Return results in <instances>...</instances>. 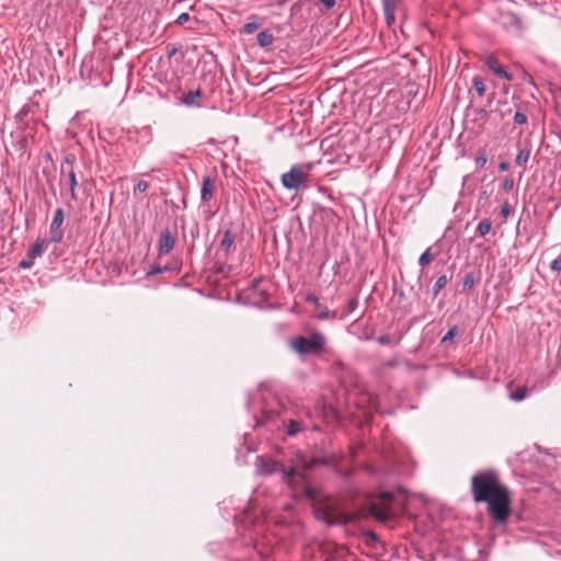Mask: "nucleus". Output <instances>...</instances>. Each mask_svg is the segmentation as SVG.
<instances>
[{
	"label": "nucleus",
	"instance_id": "nucleus-1",
	"mask_svg": "<svg viewBox=\"0 0 561 561\" xmlns=\"http://www.w3.org/2000/svg\"><path fill=\"white\" fill-rule=\"evenodd\" d=\"M471 489L476 502H485L490 516L505 525L510 516L511 499L507 489L502 485L493 472H483L472 477Z\"/></svg>",
	"mask_w": 561,
	"mask_h": 561
},
{
	"label": "nucleus",
	"instance_id": "nucleus-2",
	"mask_svg": "<svg viewBox=\"0 0 561 561\" xmlns=\"http://www.w3.org/2000/svg\"><path fill=\"white\" fill-rule=\"evenodd\" d=\"M327 342L325 336L320 332L312 333L309 337L298 336L290 342L291 348L300 354H316L322 351Z\"/></svg>",
	"mask_w": 561,
	"mask_h": 561
},
{
	"label": "nucleus",
	"instance_id": "nucleus-3",
	"mask_svg": "<svg viewBox=\"0 0 561 561\" xmlns=\"http://www.w3.org/2000/svg\"><path fill=\"white\" fill-rule=\"evenodd\" d=\"M311 168V164H294L282 175V185L287 190H298L308 179Z\"/></svg>",
	"mask_w": 561,
	"mask_h": 561
},
{
	"label": "nucleus",
	"instance_id": "nucleus-4",
	"mask_svg": "<svg viewBox=\"0 0 561 561\" xmlns=\"http://www.w3.org/2000/svg\"><path fill=\"white\" fill-rule=\"evenodd\" d=\"M320 463H324V461L319 458H312L308 461H305L301 469L298 467L290 468L289 470L282 469L283 480L290 486L294 485L296 480H299V483L304 484L306 482L305 471Z\"/></svg>",
	"mask_w": 561,
	"mask_h": 561
},
{
	"label": "nucleus",
	"instance_id": "nucleus-5",
	"mask_svg": "<svg viewBox=\"0 0 561 561\" xmlns=\"http://www.w3.org/2000/svg\"><path fill=\"white\" fill-rule=\"evenodd\" d=\"M392 494L390 492H383L379 497V503H373L370 505V514L378 520L386 522L390 518L389 506L392 502Z\"/></svg>",
	"mask_w": 561,
	"mask_h": 561
},
{
	"label": "nucleus",
	"instance_id": "nucleus-6",
	"mask_svg": "<svg viewBox=\"0 0 561 561\" xmlns=\"http://www.w3.org/2000/svg\"><path fill=\"white\" fill-rule=\"evenodd\" d=\"M323 519L329 525H345L352 520V517L333 506H328L323 510Z\"/></svg>",
	"mask_w": 561,
	"mask_h": 561
},
{
	"label": "nucleus",
	"instance_id": "nucleus-7",
	"mask_svg": "<svg viewBox=\"0 0 561 561\" xmlns=\"http://www.w3.org/2000/svg\"><path fill=\"white\" fill-rule=\"evenodd\" d=\"M484 65L497 77L505 80H511L512 76L501 66L499 60L493 55H488L483 58Z\"/></svg>",
	"mask_w": 561,
	"mask_h": 561
},
{
	"label": "nucleus",
	"instance_id": "nucleus-8",
	"mask_svg": "<svg viewBox=\"0 0 561 561\" xmlns=\"http://www.w3.org/2000/svg\"><path fill=\"white\" fill-rule=\"evenodd\" d=\"M175 238L169 229H164L159 239V255H167L174 247Z\"/></svg>",
	"mask_w": 561,
	"mask_h": 561
},
{
	"label": "nucleus",
	"instance_id": "nucleus-9",
	"mask_svg": "<svg viewBox=\"0 0 561 561\" xmlns=\"http://www.w3.org/2000/svg\"><path fill=\"white\" fill-rule=\"evenodd\" d=\"M257 471L260 474H271L278 470L277 463L266 457L260 456L256 460Z\"/></svg>",
	"mask_w": 561,
	"mask_h": 561
},
{
	"label": "nucleus",
	"instance_id": "nucleus-10",
	"mask_svg": "<svg viewBox=\"0 0 561 561\" xmlns=\"http://www.w3.org/2000/svg\"><path fill=\"white\" fill-rule=\"evenodd\" d=\"M215 192V183L209 176H205L203 179L202 188H201V199L202 202H208L213 198Z\"/></svg>",
	"mask_w": 561,
	"mask_h": 561
},
{
	"label": "nucleus",
	"instance_id": "nucleus-11",
	"mask_svg": "<svg viewBox=\"0 0 561 561\" xmlns=\"http://www.w3.org/2000/svg\"><path fill=\"white\" fill-rule=\"evenodd\" d=\"M202 96L203 93L199 89L192 90L182 98V103L186 106H198V101Z\"/></svg>",
	"mask_w": 561,
	"mask_h": 561
},
{
	"label": "nucleus",
	"instance_id": "nucleus-12",
	"mask_svg": "<svg viewBox=\"0 0 561 561\" xmlns=\"http://www.w3.org/2000/svg\"><path fill=\"white\" fill-rule=\"evenodd\" d=\"M256 39L262 48H267L273 44L274 36L270 31H263L257 34Z\"/></svg>",
	"mask_w": 561,
	"mask_h": 561
},
{
	"label": "nucleus",
	"instance_id": "nucleus-13",
	"mask_svg": "<svg viewBox=\"0 0 561 561\" xmlns=\"http://www.w3.org/2000/svg\"><path fill=\"white\" fill-rule=\"evenodd\" d=\"M65 176L68 179V182H69V188H70V193H71V198L73 201L77 199V186H78V180H77V174L75 172V170H68V172H66Z\"/></svg>",
	"mask_w": 561,
	"mask_h": 561
},
{
	"label": "nucleus",
	"instance_id": "nucleus-14",
	"mask_svg": "<svg viewBox=\"0 0 561 561\" xmlns=\"http://www.w3.org/2000/svg\"><path fill=\"white\" fill-rule=\"evenodd\" d=\"M234 242V234L231 230H226L222 237V240L220 241V249L228 253L230 249L232 248V244Z\"/></svg>",
	"mask_w": 561,
	"mask_h": 561
},
{
	"label": "nucleus",
	"instance_id": "nucleus-15",
	"mask_svg": "<svg viewBox=\"0 0 561 561\" xmlns=\"http://www.w3.org/2000/svg\"><path fill=\"white\" fill-rule=\"evenodd\" d=\"M44 247H45V241L42 239H37L34 242V244L32 245V248L30 249L27 256L31 260H34V259L41 256L44 251Z\"/></svg>",
	"mask_w": 561,
	"mask_h": 561
},
{
	"label": "nucleus",
	"instance_id": "nucleus-16",
	"mask_svg": "<svg viewBox=\"0 0 561 561\" xmlns=\"http://www.w3.org/2000/svg\"><path fill=\"white\" fill-rule=\"evenodd\" d=\"M65 215L61 208H57L54 213V218L50 224V230L61 229V225L64 224Z\"/></svg>",
	"mask_w": 561,
	"mask_h": 561
},
{
	"label": "nucleus",
	"instance_id": "nucleus-17",
	"mask_svg": "<svg viewBox=\"0 0 561 561\" xmlns=\"http://www.w3.org/2000/svg\"><path fill=\"white\" fill-rule=\"evenodd\" d=\"M75 161H76V158L71 153L67 154L64 158V161H62L61 167H60L61 180L65 178V174H66V172H68L69 169L73 170Z\"/></svg>",
	"mask_w": 561,
	"mask_h": 561
},
{
	"label": "nucleus",
	"instance_id": "nucleus-18",
	"mask_svg": "<svg viewBox=\"0 0 561 561\" xmlns=\"http://www.w3.org/2000/svg\"><path fill=\"white\" fill-rule=\"evenodd\" d=\"M530 156V149L529 148H520L517 156H516V164L519 167H524Z\"/></svg>",
	"mask_w": 561,
	"mask_h": 561
},
{
	"label": "nucleus",
	"instance_id": "nucleus-19",
	"mask_svg": "<svg viewBox=\"0 0 561 561\" xmlns=\"http://www.w3.org/2000/svg\"><path fill=\"white\" fill-rule=\"evenodd\" d=\"M383 5V12L386 16V21L388 25H391L394 22V10L397 4H382Z\"/></svg>",
	"mask_w": 561,
	"mask_h": 561
},
{
	"label": "nucleus",
	"instance_id": "nucleus-20",
	"mask_svg": "<svg viewBox=\"0 0 561 561\" xmlns=\"http://www.w3.org/2000/svg\"><path fill=\"white\" fill-rule=\"evenodd\" d=\"M528 389L527 387H518L515 391L510 394V399L519 402L525 399Z\"/></svg>",
	"mask_w": 561,
	"mask_h": 561
},
{
	"label": "nucleus",
	"instance_id": "nucleus-21",
	"mask_svg": "<svg viewBox=\"0 0 561 561\" xmlns=\"http://www.w3.org/2000/svg\"><path fill=\"white\" fill-rule=\"evenodd\" d=\"M447 283L448 278L446 275L439 276L433 286L434 296H437L438 293L447 285Z\"/></svg>",
	"mask_w": 561,
	"mask_h": 561
},
{
	"label": "nucleus",
	"instance_id": "nucleus-22",
	"mask_svg": "<svg viewBox=\"0 0 561 561\" xmlns=\"http://www.w3.org/2000/svg\"><path fill=\"white\" fill-rule=\"evenodd\" d=\"M358 307V299L356 297L351 298L345 307L344 312L342 313L341 318H345L348 314L353 313L356 308Z\"/></svg>",
	"mask_w": 561,
	"mask_h": 561
},
{
	"label": "nucleus",
	"instance_id": "nucleus-23",
	"mask_svg": "<svg viewBox=\"0 0 561 561\" xmlns=\"http://www.w3.org/2000/svg\"><path fill=\"white\" fill-rule=\"evenodd\" d=\"M491 230V221L489 219H484L479 222L477 227V231L480 236L484 237L488 234Z\"/></svg>",
	"mask_w": 561,
	"mask_h": 561
},
{
	"label": "nucleus",
	"instance_id": "nucleus-24",
	"mask_svg": "<svg viewBox=\"0 0 561 561\" xmlns=\"http://www.w3.org/2000/svg\"><path fill=\"white\" fill-rule=\"evenodd\" d=\"M434 259V254L431 253V249H427L424 251L421 256L419 257V264L424 267L427 264H430Z\"/></svg>",
	"mask_w": 561,
	"mask_h": 561
},
{
	"label": "nucleus",
	"instance_id": "nucleus-25",
	"mask_svg": "<svg viewBox=\"0 0 561 561\" xmlns=\"http://www.w3.org/2000/svg\"><path fill=\"white\" fill-rule=\"evenodd\" d=\"M472 83H473V88H474L476 92L480 96H482L485 93V84H484L483 80L480 77H474Z\"/></svg>",
	"mask_w": 561,
	"mask_h": 561
},
{
	"label": "nucleus",
	"instance_id": "nucleus-26",
	"mask_svg": "<svg viewBox=\"0 0 561 561\" xmlns=\"http://www.w3.org/2000/svg\"><path fill=\"white\" fill-rule=\"evenodd\" d=\"M457 333H458V329L456 325L450 328L448 330V332L443 336L442 343L446 344L448 342H451L454 340V337L457 335Z\"/></svg>",
	"mask_w": 561,
	"mask_h": 561
},
{
	"label": "nucleus",
	"instance_id": "nucleus-27",
	"mask_svg": "<svg viewBox=\"0 0 561 561\" xmlns=\"http://www.w3.org/2000/svg\"><path fill=\"white\" fill-rule=\"evenodd\" d=\"M300 431L299 423L295 420H291L287 426V434L289 436L296 435Z\"/></svg>",
	"mask_w": 561,
	"mask_h": 561
},
{
	"label": "nucleus",
	"instance_id": "nucleus-28",
	"mask_svg": "<svg viewBox=\"0 0 561 561\" xmlns=\"http://www.w3.org/2000/svg\"><path fill=\"white\" fill-rule=\"evenodd\" d=\"M64 237V232L61 229H58V230H50V239H49V242L50 243H57V242H60L61 239Z\"/></svg>",
	"mask_w": 561,
	"mask_h": 561
},
{
	"label": "nucleus",
	"instance_id": "nucleus-29",
	"mask_svg": "<svg viewBox=\"0 0 561 561\" xmlns=\"http://www.w3.org/2000/svg\"><path fill=\"white\" fill-rule=\"evenodd\" d=\"M474 284V277H473V274H467L463 278V282H462V289L463 290H469Z\"/></svg>",
	"mask_w": 561,
	"mask_h": 561
},
{
	"label": "nucleus",
	"instance_id": "nucleus-30",
	"mask_svg": "<svg viewBox=\"0 0 561 561\" xmlns=\"http://www.w3.org/2000/svg\"><path fill=\"white\" fill-rule=\"evenodd\" d=\"M259 26L260 25L255 21L248 22L243 26V32L245 34H252V33H254L259 28Z\"/></svg>",
	"mask_w": 561,
	"mask_h": 561
},
{
	"label": "nucleus",
	"instance_id": "nucleus-31",
	"mask_svg": "<svg viewBox=\"0 0 561 561\" xmlns=\"http://www.w3.org/2000/svg\"><path fill=\"white\" fill-rule=\"evenodd\" d=\"M527 122V117L524 113L517 111L514 115V123L517 125H524Z\"/></svg>",
	"mask_w": 561,
	"mask_h": 561
},
{
	"label": "nucleus",
	"instance_id": "nucleus-32",
	"mask_svg": "<svg viewBox=\"0 0 561 561\" xmlns=\"http://www.w3.org/2000/svg\"><path fill=\"white\" fill-rule=\"evenodd\" d=\"M335 312H331L329 309L324 308L317 317L320 320H325L329 318H335Z\"/></svg>",
	"mask_w": 561,
	"mask_h": 561
},
{
	"label": "nucleus",
	"instance_id": "nucleus-33",
	"mask_svg": "<svg viewBox=\"0 0 561 561\" xmlns=\"http://www.w3.org/2000/svg\"><path fill=\"white\" fill-rule=\"evenodd\" d=\"M168 268L165 266H153L152 268H150L148 272H147V275L148 276H153V275H157V274H160L164 271H167Z\"/></svg>",
	"mask_w": 561,
	"mask_h": 561
},
{
	"label": "nucleus",
	"instance_id": "nucleus-34",
	"mask_svg": "<svg viewBox=\"0 0 561 561\" xmlns=\"http://www.w3.org/2000/svg\"><path fill=\"white\" fill-rule=\"evenodd\" d=\"M550 268L553 271V272H560L561 271V256L554 259L551 264H550Z\"/></svg>",
	"mask_w": 561,
	"mask_h": 561
},
{
	"label": "nucleus",
	"instance_id": "nucleus-35",
	"mask_svg": "<svg viewBox=\"0 0 561 561\" xmlns=\"http://www.w3.org/2000/svg\"><path fill=\"white\" fill-rule=\"evenodd\" d=\"M148 190V183L146 181H139L136 185H135V191L136 192H140V193H144Z\"/></svg>",
	"mask_w": 561,
	"mask_h": 561
},
{
	"label": "nucleus",
	"instance_id": "nucleus-36",
	"mask_svg": "<svg viewBox=\"0 0 561 561\" xmlns=\"http://www.w3.org/2000/svg\"><path fill=\"white\" fill-rule=\"evenodd\" d=\"M190 20V15L188 13H181L178 19L175 20V23L179 24V25H183L184 23H186L187 21Z\"/></svg>",
	"mask_w": 561,
	"mask_h": 561
},
{
	"label": "nucleus",
	"instance_id": "nucleus-37",
	"mask_svg": "<svg viewBox=\"0 0 561 561\" xmlns=\"http://www.w3.org/2000/svg\"><path fill=\"white\" fill-rule=\"evenodd\" d=\"M19 266L24 270L31 268L33 266V260H31L30 257L27 260H22Z\"/></svg>",
	"mask_w": 561,
	"mask_h": 561
},
{
	"label": "nucleus",
	"instance_id": "nucleus-38",
	"mask_svg": "<svg viewBox=\"0 0 561 561\" xmlns=\"http://www.w3.org/2000/svg\"><path fill=\"white\" fill-rule=\"evenodd\" d=\"M510 21H511L512 25H514V27H516L517 30H519L522 27V22L516 15H511Z\"/></svg>",
	"mask_w": 561,
	"mask_h": 561
},
{
	"label": "nucleus",
	"instance_id": "nucleus-39",
	"mask_svg": "<svg viewBox=\"0 0 561 561\" xmlns=\"http://www.w3.org/2000/svg\"><path fill=\"white\" fill-rule=\"evenodd\" d=\"M486 161H488V158L484 154H481V156L477 157V159H476V163L480 168L484 167Z\"/></svg>",
	"mask_w": 561,
	"mask_h": 561
},
{
	"label": "nucleus",
	"instance_id": "nucleus-40",
	"mask_svg": "<svg viewBox=\"0 0 561 561\" xmlns=\"http://www.w3.org/2000/svg\"><path fill=\"white\" fill-rule=\"evenodd\" d=\"M477 116H478L479 119H486L488 116H489V113H488V111L485 108H479L477 111Z\"/></svg>",
	"mask_w": 561,
	"mask_h": 561
},
{
	"label": "nucleus",
	"instance_id": "nucleus-41",
	"mask_svg": "<svg viewBox=\"0 0 561 561\" xmlns=\"http://www.w3.org/2000/svg\"><path fill=\"white\" fill-rule=\"evenodd\" d=\"M513 186H514V181L512 179H505V181L503 183V188L506 191H510L513 188Z\"/></svg>",
	"mask_w": 561,
	"mask_h": 561
},
{
	"label": "nucleus",
	"instance_id": "nucleus-42",
	"mask_svg": "<svg viewBox=\"0 0 561 561\" xmlns=\"http://www.w3.org/2000/svg\"><path fill=\"white\" fill-rule=\"evenodd\" d=\"M325 9H332L335 4V0H320Z\"/></svg>",
	"mask_w": 561,
	"mask_h": 561
},
{
	"label": "nucleus",
	"instance_id": "nucleus-43",
	"mask_svg": "<svg viewBox=\"0 0 561 561\" xmlns=\"http://www.w3.org/2000/svg\"><path fill=\"white\" fill-rule=\"evenodd\" d=\"M510 168V163L507 161H503L499 164V170L501 172L507 171Z\"/></svg>",
	"mask_w": 561,
	"mask_h": 561
},
{
	"label": "nucleus",
	"instance_id": "nucleus-44",
	"mask_svg": "<svg viewBox=\"0 0 561 561\" xmlns=\"http://www.w3.org/2000/svg\"><path fill=\"white\" fill-rule=\"evenodd\" d=\"M378 342L380 344H388L390 342V337L388 335H381L378 337Z\"/></svg>",
	"mask_w": 561,
	"mask_h": 561
},
{
	"label": "nucleus",
	"instance_id": "nucleus-45",
	"mask_svg": "<svg viewBox=\"0 0 561 561\" xmlns=\"http://www.w3.org/2000/svg\"><path fill=\"white\" fill-rule=\"evenodd\" d=\"M501 214L503 217H506L508 214H510V208L507 205H505L502 209H501Z\"/></svg>",
	"mask_w": 561,
	"mask_h": 561
},
{
	"label": "nucleus",
	"instance_id": "nucleus-46",
	"mask_svg": "<svg viewBox=\"0 0 561 561\" xmlns=\"http://www.w3.org/2000/svg\"><path fill=\"white\" fill-rule=\"evenodd\" d=\"M307 301L311 304H318V298L316 296H308Z\"/></svg>",
	"mask_w": 561,
	"mask_h": 561
},
{
	"label": "nucleus",
	"instance_id": "nucleus-47",
	"mask_svg": "<svg viewBox=\"0 0 561 561\" xmlns=\"http://www.w3.org/2000/svg\"><path fill=\"white\" fill-rule=\"evenodd\" d=\"M398 0H382V4H397Z\"/></svg>",
	"mask_w": 561,
	"mask_h": 561
}]
</instances>
